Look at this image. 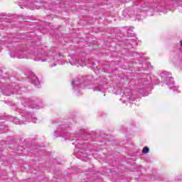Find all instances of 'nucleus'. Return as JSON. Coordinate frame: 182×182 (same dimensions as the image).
I'll use <instances>...</instances> for the list:
<instances>
[{"mask_svg": "<svg viewBox=\"0 0 182 182\" xmlns=\"http://www.w3.org/2000/svg\"><path fill=\"white\" fill-rule=\"evenodd\" d=\"M149 151H150V149H149V147L144 146L142 150V153H144V154H147V153H149Z\"/></svg>", "mask_w": 182, "mask_h": 182, "instance_id": "obj_1", "label": "nucleus"}, {"mask_svg": "<svg viewBox=\"0 0 182 182\" xmlns=\"http://www.w3.org/2000/svg\"><path fill=\"white\" fill-rule=\"evenodd\" d=\"M181 46H182V41H180Z\"/></svg>", "mask_w": 182, "mask_h": 182, "instance_id": "obj_2", "label": "nucleus"}]
</instances>
